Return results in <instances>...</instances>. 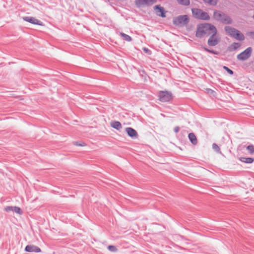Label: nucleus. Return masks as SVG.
Returning <instances> with one entry per match:
<instances>
[{
	"instance_id": "nucleus-30",
	"label": "nucleus",
	"mask_w": 254,
	"mask_h": 254,
	"mask_svg": "<svg viewBox=\"0 0 254 254\" xmlns=\"http://www.w3.org/2000/svg\"><path fill=\"white\" fill-rule=\"evenodd\" d=\"M180 130V127L178 126L175 127L174 128V131L175 133H177L179 132Z\"/></svg>"
},
{
	"instance_id": "nucleus-6",
	"label": "nucleus",
	"mask_w": 254,
	"mask_h": 254,
	"mask_svg": "<svg viewBox=\"0 0 254 254\" xmlns=\"http://www.w3.org/2000/svg\"><path fill=\"white\" fill-rule=\"evenodd\" d=\"M213 33L209 36L207 41V44L211 47H214L220 42V38L217 35V29L212 32Z\"/></svg>"
},
{
	"instance_id": "nucleus-32",
	"label": "nucleus",
	"mask_w": 254,
	"mask_h": 254,
	"mask_svg": "<svg viewBox=\"0 0 254 254\" xmlns=\"http://www.w3.org/2000/svg\"><path fill=\"white\" fill-rule=\"evenodd\" d=\"M75 144L76 145H77V146H83V145H82V144H78V142H76V143H75Z\"/></svg>"
},
{
	"instance_id": "nucleus-13",
	"label": "nucleus",
	"mask_w": 254,
	"mask_h": 254,
	"mask_svg": "<svg viewBox=\"0 0 254 254\" xmlns=\"http://www.w3.org/2000/svg\"><path fill=\"white\" fill-rule=\"evenodd\" d=\"M201 10L202 9H199V8H192L191 11H192V13L193 16L195 18L199 19L200 18V14H201L200 13L201 12Z\"/></svg>"
},
{
	"instance_id": "nucleus-23",
	"label": "nucleus",
	"mask_w": 254,
	"mask_h": 254,
	"mask_svg": "<svg viewBox=\"0 0 254 254\" xmlns=\"http://www.w3.org/2000/svg\"><path fill=\"white\" fill-rule=\"evenodd\" d=\"M247 150H248L249 153L251 154H254V145L253 144H251L248 145L247 147Z\"/></svg>"
},
{
	"instance_id": "nucleus-16",
	"label": "nucleus",
	"mask_w": 254,
	"mask_h": 254,
	"mask_svg": "<svg viewBox=\"0 0 254 254\" xmlns=\"http://www.w3.org/2000/svg\"><path fill=\"white\" fill-rule=\"evenodd\" d=\"M200 14H201L199 19L203 20H208L210 19V16L207 12L203 11L202 10H201Z\"/></svg>"
},
{
	"instance_id": "nucleus-7",
	"label": "nucleus",
	"mask_w": 254,
	"mask_h": 254,
	"mask_svg": "<svg viewBox=\"0 0 254 254\" xmlns=\"http://www.w3.org/2000/svg\"><path fill=\"white\" fill-rule=\"evenodd\" d=\"M252 48L251 47H248L243 52L237 55V59L240 61H245L249 59L252 53Z\"/></svg>"
},
{
	"instance_id": "nucleus-12",
	"label": "nucleus",
	"mask_w": 254,
	"mask_h": 254,
	"mask_svg": "<svg viewBox=\"0 0 254 254\" xmlns=\"http://www.w3.org/2000/svg\"><path fill=\"white\" fill-rule=\"evenodd\" d=\"M126 131L127 135L132 138H135L138 136L137 131L132 127H127L126 128Z\"/></svg>"
},
{
	"instance_id": "nucleus-10",
	"label": "nucleus",
	"mask_w": 254,
	"mask_h": 254,
	"mask_svg": "<svg viewBox=\"0 0 254 254\" xmlns=\"http://www.w3.org/2000/svg\"><path fill=\"white\" fill-rule=\"evenodd\" d=\"M23 19L24 21H25L26 22H28L32 24H36V25H42V22L40 20H39L33 17L24 16L23 17Z\"/></svg>"
},
{
	"instance_id": "nucleus-8",
	"label": "nucleus",
	"mask_w": 254,
	"mask_h": 254,
	"mask_svg": "<svg viewBox=\"0 0 254 254\" xmlns=\"http://www.w3.org/2000/svg\"><path fill=\"white\" fill-rule=\"evenodd\" d=\"M157 0H135L136 5L139 7L143 5H151L156 2Z\"/></svg>"
},
{
	"instance_id": "nucleus-5",
	"label": "nucleus",
	"mask_w": 254,
	"mask_h": 254,
	"mask_svg": "<svg viewBox=\"0 0 254 254\" xmlns=\"http://www.w3.org/2000/svg\"><path fill=\"white\" fill-rule=\"evenodd\" d=\"M159 100L162 102H170L173 99V94L170 91H160L158 93Z\"/></svg>"
},
{
	"instance_id": "nucleus-11",
	"label": "nucleus",
	"mask_w": 254,
	"mask_h": 254,
	"mask_svg": "<svg viewBox=\"0 0 254 254\" xmlns=\"http://www.w3.org/2000/svg\"><path fill=\"white\" fill-rule=\"evenodd\" d=\"M25 251L30 253H39L41 251L39 247L33 245H28L26 246L25 248Z\"/></svg>"
},
{
	"instance_id": "nucleus-31",
	"label": "nucleus",
	"mask_w": 254,
	"mask_h": 254,
	"mask_svg": "<svg viewBox=\"0 0 254 254\" xmlns=\"http://www.w3.org/2000/svg\"><path fill=\"white\" fill-rule=\"evenodd\" d=\"M144 51H145L146 52H148L149 51V50L147 49V48H144Z\"/></svg>"
},
{
	"instance_id": "nucleus-15",
	"label": "nucleus",
	"mask_w": 254,
	"mask_h": 254,
	"mask_svg": "<svg viewBox=\"0 0 254 254\" xmlns=\"http://www.w3.org/2000/svg\"><path fill=\"white\" fill-rule=\"evenodd\" d=\"M110 125L113 128H114L117 130H120L122 127V124L119 121L112 122L110 123Z\"/></svg>"
},
{
	"instance_id": "nucleus-1",
	"label": "nucleus",
	"mask_w": 254,
	"mask_h": 254,
	"mask_svg": "<svg viewBox=\"0 0 254 254\" xmlns=\"http://www.w3.org/2000/svg\"><path fill=\"white\" fill-rule=\"evenodd\" d=\"M217 29L215 26L210 23L198 24L195 33V36L198 38L208 37L211 35Z\"/></svg>"
},
{
	"instance_id": "nucleus-9",
	"label": "nucleus",
	"mask_w": 254,
	"mask_h": 254,
	"mask_svg": "<svg viewBox=\"0 0 254 254\" xmlns=\"http://www.w3.org/2000/svg\"><path fill=\"white\" fill-rule=\"evenodd\" d=\"M154 9L155 11L156 14L158 16L163 18L166 17L165 13L166 11L163 7L161 6L160 5H156L154 7Z\"/></svg>"
},
{
	"instance_id": "nucleus-19",
	"label": "nucleus",
	"mask_w": 254,
	"mask_h": 254,
	"mask_svg": "<svg viewBox=\"0 0 254 254\" xmlns=\"http://www.w3.org/2000/svg\"><path fill=\"white\" fill-rule=\"evenodd\" d=\"M120 34L122 36L123 39L126 41L130 42L132 40L131 37L128 35H127L123 32H121Z\"/></svg>"
},
{
	"instance_id": "nucleus-4",
	"label": "nucleus",
	"mask_w": 254,
	"mask_h": 254,
	"mask_svg": "<svg viewBox=\"0 0 254 254\" xmlns=\"http://www.w3.org/2000/svg\"><path fill=\"white\" fill-rule=\"evenodd\" d=\"M189 18L187 15H181L175 17L173 19V23L176 26H182L189 23Z\"/></svg>"
},
{
	"instance_id": "nucleus-14",
	"label": "nucleus",
	"mask_w": 254,
	"mask_h": 254,
	"mask_svg": "<svg viewBox=\"0 0 254 254\" xmlns=\"http://www.w3.org/2000/svg\"><path fill=\"white\" fill-rule=\"evenodd\" d=\"M188 137L190 141L192 144L196 145L197 143V140L194 133H190L189 134Z\"/></svg>"
},
{
	"instance_id": "nucleus-24",
	"label": "nucleus",
	"mask_w": 254,
	"mask_h": 254,
	"mask_svg": "<svg viewBox=\"0 0 254 254\" xmlns=\"http://www.w3.org/2000/svg\"><path fill=\"white\" fill-rule=\"evenodd\" d=\"M13 211L19 214H22V211L21 208L18 206H14Z\"/></svg>"
},
{
	"instance_id": "nucleus-28",
	"label": "nucleus",
	"mask_w": 254,
	"mask_h": 254,
	"mask_svg": "<svg viewBox=\"0 0 254 254\" xmlns=\"http://www.w3.org/2000/svg\"><path fill=\"white\" fill-rule=\"evenodd\" d=\"M247 35L251 38L254 39V31H250L247 33Z\"/></svg>"
},
{
	"instance_id": "nucleus-2",
	"label": "nucleus",
	"mask_w": 254,
	"mask_h": 254,
	"mask_svg": "<svg viewBox=\"0 0 254 254\" xmlns=\"http://www.w3.org/2000/svg\"><path fill=\"white\" fill-rule=\"evenodd\" d=\"M213 17L215 20L224 24H231L233 21L229 15L219 10H214Z\"/></svg>"
},
{
	"instance_id": "nucleus-29",
	"label": "nucleus",
	"mask_w": 254,
	"mask_h": 254,
	"mask_svg": "<svg viewBox=\"0 0 254 254\" xmlns=\"http://www.w3.org/2000/svg\"><path fill=\"white\" fill-rule=\"evenodd\" d=\"M212 147L215 150H217V149L219 150L220 149L219 146L215 143H213L212 144Z\"/></svg>"
},
{
	"instance_id": "nucleus-21",
	"label": "nucleus",
	"mask_w": 254,
	"mask_h": 254,
	"mask_svg": "<svg viewBox=\"0 0 254 254\" xmlns=\"http://www.w3.org/2000/svg\"><path fill=\"white\" fill-rule=\"evenodd\" d=\"M181 5L188 6L190 4V0H176Z\"/></svg>"
},
{
	"instance_id": "nucleus-22",
	"label": "nucleus",
	"mask_w": 254,
	"mask_h": 254,
	"mask_svg": "<svg viewBox=\"0 0 254 254\" xmlns=\"http://www.w3.org/2000/svg\"><path fill=\"white\" fill-rule=\"evenodd\" d=\"M203 49H204V50L205 51L207 52L213 54L214 55H218L219 54V52L216 51H214V50H213L209 49L208 48H206L205 47H203Z\"/></svg>"
},
{
	"instance_id": "nucleus-26",
	"label": "nucleus",
	"mask_w": 254,
	"mask_h": 254,
	"mask_svg": "<svg viewBox=\"0 0 254 254\" xmlns=\"http://www.w3.org/2000/svg\"><path fill=\"white\" fill-rule=\"evenodd\" d=\"M223 68L226 70V71H227V72L229 73L231 75H233L234 74V72L232 70H231V69H230L229 68H228L227 66H223Z\"/></svg>"
},
{
	"instance_id": "nucleus-3",
	"label": "nucleus",
	"mask_w": 254,
	"mask_h": 254,
	"mask_svg": "<svg viewBox=\"0 0 254 254\" xmlns=\"http://www.w3.org/2000/svg\"><path fill=\"white\" fill-rule=\"evenodd\" d=\"M224 30L226 34L229 36L232 37L239 41L245 40V36L239 30L234 27L229 26H226L224 27Z\"/></svg>"
},
{
	"instance_id": "nucleus-17",
	"label": "nucleus",
	"mask_w": 254,
	"mask_h": 254,
	"mask_svg": "<svg viewBox=\"0 0 254 254\" xmlns=\"http://www.w3.org/2000/svg\"><path fill=\"white\" fill-rule=\"evenodd\" d=\"M240 46L241 45L240 43L234 42L229 47V50L230 51H234L239 48Z\"/></svg>"
},
{
	"instance_id": "nucleus-27",
	"label": "nucleus",
	"mask_w": 254,
	"mask_h": 254,
	"mask_svg": "<svg viewBox=\"0 0 254 254\" xmlns=\"http://www.w3.org/2000/svg\"><path fill=\"white\" fill-rule=\"evenodd\" d=\"M14 206H8L4 208V210L6 212L13 211Z\"/></svg>"
},
{
	"instance_id": "nucleus-20",
	"label": "nucleus",
	"mask_w": 254,
	"mask_h": 254,
	"mask_svg": "<svg viewBox=\"0 0 254 254\" xmlns=\"http://www.w3.org/2000/svg\"><path fill=\"white\" fill-rule=\"evenodd\" d=\"M204 2L208 3L210 5L215 6L217 3V0H203Z\"/></svg>"
},
{
	"instance_id": "nucleus-25",
	"label": "nucleus",
	"mask_w": 254,
	"mask_h": 254,
	"mask_svg": "<svg viewBox=\"0 0 254 254\" xmlns=\"http://www.w3.org/2000/svg\"><path fill=\"white\" fill-rule=\"evenodd\" d=\"M108 249L110 251L112 252H116L118 251V249H117V248L115 246H113V245H109L108 247Z\"/></svg>"
},
{
	"instance_id": "nucleus-18",
	"label": "nucleus",
	"mask_w": 254,
	"mask_h": 254,
	"mask_svg": "<svg viewBox=\"0 0 254 254\" xmlns=\"http://www.w3.org/2000/svg\"><path fill=\"white\" fill-rule=\"evenodd\" d=\"M240 161L243 162L251 164L254 161V159L253 158H246V157H242L240 158Z\"/></svg>"
}]
</instances>
